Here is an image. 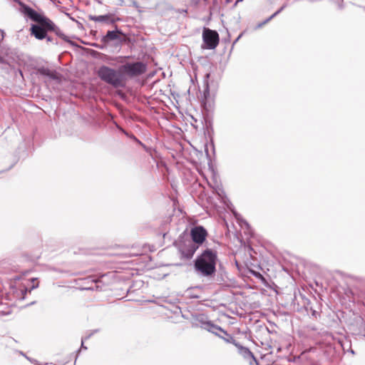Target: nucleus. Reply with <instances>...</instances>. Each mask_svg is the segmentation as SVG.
Instances as JSON below:
<instances>
[{
	"instance_id": "10",
	"label": "nucleus",
	"mask_w": 365,
	"mask_h": 365,
	"mask_svg": "<svg viewBox=\"0 0 365 365\" xmlns=\"http://www.w3.org/2000/svg\"><path fill=\"white\" fill-rule=\"evenodd\" d=\"M235 347L238 350V353L247 360H253L257 362V360L253 353L250 350L249 348L242 346L239 342L235 345Z\"/></svg>"
},
{
	"instance_id": "3",
	"label": "nucleus",
	"mask_w": 365,
	"mask_h": 365,
	"mask_svg": "<svg viewBox=\"0 0 365 365\" xmlns=\"http://www.w3.org/2000/svg\"><path fill=\"white\" fill-rule=\"evenodd\" d=\"M19 11L33 21L46 27L48 31L55 30V24L49 19L38 13L28 5L21 4Z\"/></svg>"
},
{
	"instance_id": "4",
	"label": "nucleus",
	"mask_w": 365,
	"mask_h": 365,
	"mask_svg": "<svg viewBox=\"0 0 365 365\" xmlns=\"http://www.w3.org/2000/svg\"><path fill=\"white\" fill-rule=\"evenodd\" d=\"M146 65L140 61L133 63H125V64L120 66V71L123 76L133 78L138 76L146 71Z\"/></svg>"
},
{
	"instance_id": "7",
	"label": "nucleus",
	"mask_w": 365,
	"mask_h": 365,
	"mask_svg": "<svg viewBox=\"0 0 365 365\" xmlns=\"http://www.w3.org/2000/svg\"><path fill=\"white\" fill-rule=\"evenodd\" d=\"M207 233L206 230L202 226L195 227L191 230L190 235L192 240V242L195 245L202 244L206 238Z\"/></svg>"
},
{
	"instance_id": "2",
	"label": "nucleus",
	"mask_w": 365,
	"mask_h": 365,
	"mask_svg": "<svg viewBox=\"0 0 365 365\" xmlns=\"http://www.w3.org/2000/svg\"><path fill=\"white\" fill-rule=\"evenodd\" d=\"M97 75L105 83L112 86L115 88L125 86V81L121 72L107 66H101Z\"/></svg>"
},
{
	"instance_id": "8",
	"label": "nucleus",
	"mask_w": 365,
	"mask_h": 365,
	"mask_svg": "<svg viewBox=\"0 0 365 365\" xmlns=\"http://www.w3.org/2000/svg\"><path fill=\"white\" fill-rule=\"evenodd\" d=\"M38 73L46 76L50 79L54 80L56 82L61 81V74L57 73L55 70H51L48 68L41 67L38 69Z\"/></svg>"
},
{
	"instance_id": "27",
	"label": "nucleus",
	"mask_w": 365,
	"mask_h": 365,
	"mask_svg": "<svg viewBox=\"0 0 365 365\" xmlns=\"http://www.w3.org/2000/svg\"><path fill=\"white\" fill-rule=\"evenodd\" d=\"M90 336H91V334H90V335H88V336L85 337V339H85V340H86V339H88V338H90Z\"/></svg>"
},
{
	"instance_id": "1",
	"label": "nucleus",
	"mask_w": 365,
	"mask_h": 365,
	"mask_svg": "<svg viewBox=\"0 0 365 365\" xmlns=\"http://www.w3.org/2000/svg\"><path fill=\"white\" fill-rule=\"evenodd\" d=\"M216 252L207 249L195 259V268L200 275L210 277L216 272Z\"/></svg>"
},
{
	"instance_id": "28",
	"label": "nucleus",
	"mask_w": 365,
	"mask_h": 365,
	"mask_svg": "<svg viewBox=\"0 0 365 365\" xmlns=\"http://www.w3.org/2000/svg\"><path fill=\"white\" fill-rule=\"evenodd\" d=\"M36 280H37V279H36V278H33V279H32V282H35V281H36Z\"/></svg>"
},
{
	"instance_id": "23",
	"label": "nucleus",
	"mask_w": 365,
	"mask_h": 365,
	"mask_svg": "<svg viewBox=\"0 0 365 365\" xmlns=\"http://www.w3.org/2000/svg\"><path fill=\"white\" fill-rule=\"evenodd\" d=\"M0 63H5V60L3 57L0 56Z\"/></svg>"
},
{
	"instance_id": "30",
	"label": "nucleus",
	"mask_w": 365,
	"mask_h": 365,
	"mask_svg": "<svg viewBox=\"0 0 365 365\" xmlns=\"http://www.w3.org/2000/svg\"><path fill=\"white\" fill-rule=\"evenodd\" d=\"M240 36L236 38V41H238L240 39Z\"/></svg>"
},
{
	"instance_id": "12",
	"label": "nucleus",
	"mask_w": 365,
	"mask_h": 365,
	"mask_svg": "<svg viewBox=\"0 0 365 365\" xmlns=\"http://www.w3.org/2000/svg\"><path fill=\"white\" fill-rule=\"evenodd\" d=\"M120 34H122V32L118 29L115 31H108L106 35L103 37L102 41L104 43H109L112 41L120 40Z\"/></svg>"
},
{
	"instance_id": "20",
	"label": "nucleus",
	"mask_w": 365,
	"mask_h": 365,
	"mask_svg": "<svg viewBox=\"0 0 365 365\" xmlns=\"http://www.w3.org/2000/svg\"><path fill=\"white\" fill-rule=\"evenodd\" d=\"M14 2H16L20 8L19 9H21V4H25L24 3H23L22 1H21L20 0H13Z\"/></svg>"
},
{
	"instance_id": "19",
	"label": "nucleus",
	"mask_w": 365,
	"mask_h": 365,
	"mask_svg": "<svg viewBox=\"0 0 365 365\" xmlns=\"http://www.w3.org/2000/svg\"><path fill=\"white\" fill-rule=\"evenodd\" d=\"M236 217H237V220L240 222L241 226H242V225H245L248 227L249 225L245 220H240L237 215H236Z\"/></svg>"
},
{
	"instance_id": "22",
	"label": "nucleus",
	"mask_w": 365,
	"mask_h": 365,
	"mask_svg": "<svg viewBox=\"0 0 365 365\" xmlns=\"http://www.w3.org/2000/svg\"><path fill=\"white\" fill-rule=\"evenodd\" d=\"M339 9H342L343 8V5L341 4V2L343 1V0H339Z\"/></svg>"
},
{
	"instance_id": "18",
	"label": "nucleus",
	"mask_w": 365,
	"mask_h": 365,
	"mask_svg": "<svg viewBox=\"0 0 365 365\" xmlns=\"http://www.w3.org/2000/svg\"><path fill=\"white\" fill-rule=\"evenodd\" d=\"M197 320L200 322V327L202 325L203 322H208L207 320H205V317L203 315L198 316Z\"/></svg>"
},
{
	"instance_id": "26",
	"label": "nucleus",
	"mask_w": 365,
	"mask_h": 365,
	"mask_svg": "<svg viewBox=\"0 0 365 365\" xmlns=\"http://www.w3.org/2000/svg\"><path fill=\"white\" fill-rule=\"evenodd\" d=\"M28 292V289H25L24 290H22V292L23 293H26Z\"/></svg>"
},
{
	"instance_id": "32",
	"label": "nucleus",
	"mask_w": 365,
	"mask_h": 365,
	"mask_svg": "<svg viewBox=\"0 0 365 365\" xmlns=\"http://www.w3.org/2000/svg\"><path fill=\"white\" fill-rule=\"evenodd\" d=\"M3 173V171H0V173Z\"/></svg>"
},
{
	"instance_id": "9",
	"label": "nucleus",
	"mask_w": 365,
	"mask_h": 365,
	"mask_svg": "<svg viewBox=\"0 0 365 365\" xmlns=\"http://www.w3.org/2000/svg\"><path fill=\"white\" fill-rule=\"evenodd\" d=\"M47 29L41 24H33L31 27V33L37 39L42 40L46 37Z\"/></svg>"
},
{
	"instance_id": "25",
	"label": "nucleus",
	"mask_w": 365,
	"mask_h": 365,
	"mask_svg": "<svg viewBox=\"0 0 365 365\" xmlns=\"http://www.w3.org/2000/svg\"><path fill=\"white\" fill-rule=\"evenodd\" d=\"M47 38V41H51V38L49 37V36H47L46 37Z\"/></svg>"
},
{
	"instance_id": "5",
	"label": "nucleus",
	"mask_w": 365,
	"mask_h": 365,
	"mask_svg": "<svg viewBox=\"0 0 365 365\" xmlns=\"http://www.w3.org/2000/svg\"><path fill=\"white\" fill-rule=\"evenodd\" d=\"M203 42L207 49H214L219 43V35L217 31L205 28L202 33Z\"/></svg>"
},
{
	"instance_id": "13",
	"label": "nucleus",
	"mask_w": 365,
	"mask_h": 365,
	"mask_svg": "<svg viewBox=\"0 0 365 365\" xmlns=\"http://www.w3.org/2000/svg\"><path fill=\"white\" fill-rule=\"evenodd\" d=\"M222 333L224 334V335L225 336H223L220 335V336H219V337L220 339H223L226 343L232 344L235 346L238 343L234 339V337L232 335H230V334H228L225 330H224L222 331Z\"/></svg>"
},
{
	"instance_id": "14",
	"label": "nucleus",
	"mask_w": 365,
	"mask_h": 365,
	"mask_svg": "<svg viewBox=\"0 0 365 365\" xmlns=\"http://www.w3.org/2000/svg\"><path fill=\"white\" fill-rule=\"evenodd\" d=\"M109 16L108 15H100V16H91V19L96 22H104L108 21Z\"/></svg>"
},
{
	"instance_id": "6",
	"label": "nucleus",
	"mask_w": 365,
	"mask_h": 365,
	"mask_svg": "<svg viewBox=\"0 0 365 365\" xmlns=\"http://www.w3.org/2000/svg\"><path fill=\"white\" fill-rule=\"evenodd\" d=\"M197 249L198 245L191 241H187L180 246L179 251L181 253L182 257L189 259L192 257Z\"/></svg>"
},
{
	"instance_id": "17",
	"label": "nucleus",
	"mask_w": 365,
	"mask_h": 365,
	"mask_svg": "<svg viewBox=\"0 0 365 365\" xmlns=\"http://www.w3.org/2000/svg\"><path fill=\"white\" fill-rule=\"evenodd\" d=\"M272 19L271 18V16H269V18H267V19H265L264 21L259 23L257 24V29H259L261 28L262 26H263L264 25H265L266 24H267L269 21H270Z\"/></svg>"
},
{
	"instance_id": "31",
	"label": "nucleus",
	"mask_w": 365,
	"mask_h": 365,
	"mask_svg": "<svg viewBox=\"0 0 365 365\" xmlns=\"http://www.w3.org/2000/svg\"><path fill=\"white\" fill-rule=\"evenodd\" d=\"M240 36L236 38V41H238L240 39Z\"/></svg>"
},
{
	"instance_id": "15",
	"label": "nucleus",
	"mask_w": 365,
	"mask_h": 365,
	"mask_svg": "<svg viewBox=\"0 0 365 365\" xmlns=\"http://www.w3.org/2000/svg\"><path fill=\"white\" fill-rule=\"evenodd\" d=\"M3 305H0V314L1 315H8L11 313V310L9 307H6V310L4 311V309H1Z\"/></svg>"
},
{
	"instance_id": "24",
	"label": "nucleus",
	"mask_w": 365,
	"mask_h": 365,
	"mask_svg": "<svg viewBox=\"0 0 365 365\" xmlns=\"http://www.w3.org/2000/svg\"><path fill=\"white\" fill-rule=\"evenodd\" d=\"M38 282H36V284H34L32 285L31 289H34V288H36V287H38Z\"/></svg>"
},
{
	"instance_id": "11",
	"label": "nucleus",
	"mask_w": 365,
	"mask_h": 365,
	"mask_svg": "<svg viewBox=\"0 0 365 365\" xmlns=\"http://www.w3.org/2000/svg\"><path fill=\"white\" fill-rule=\"evenodd\" d=\"M201 328L208 331L209 332L214 334L217 336H220V334L218 333L219 331L222 333V331H224V329L222 327H220L218 325L214 324L212 322H203L202 325L201 326Z\"/></svg>"
},
{
	"instance_id": "16",
	"label": "nucleus",
	"mask_w": 365,
	"mask_h": 365,
	"mask_svg": "<svg viewBox=\"0 0 365 365\" xmlns=\"http://www.w3.org/2000/svg\"><path fill=\"white\" fill-rule=\"evenodd\" d=\"M287 6L286 4L283 5L280 9H279L276 12H274L271 16L272 19L274 18L276 16H277L279 14H280L284 9Z\"/></svg>"
},
{
	"instance_id": "29",
	"label": "nucleus",
	"mask_w": 365,
	"mask_h": 365,
	"mask_svg": "<svg viewBox=\"0 0 365 365\" xmlns=\"http://www.w3.org/2000/svg\"><path fill=\"white\" fill-rule=\"evenodd\" d=\"M240 36L236 38V41H238L240 39Z\"/></svg>"
},
{
	"instance_id": "21",
	"label": "nucleus",
	"mask_w": 365,
	"mask_h": 365,
	"mask_svg": "<svg viewBox=\"0 0 365 365\" xmlns=\"http://www.w3.org/2000/svg\"><path fill=\"white\" fill-rule=\"evenodd\" d=\"M83 340H84V339H82V341H81V349H87V347H86V346H85V345H83Z\"/></svg>"
}]
</instances>
